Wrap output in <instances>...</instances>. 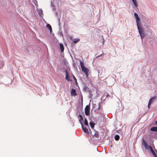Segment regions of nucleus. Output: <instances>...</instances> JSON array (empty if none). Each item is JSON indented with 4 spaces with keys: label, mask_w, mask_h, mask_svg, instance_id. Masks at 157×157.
Segmentation results:
<instances>
[{
    "label": "nucleus",
    "mask_w": 157,
    "mask_h": 157,
    "mask_svg": "<svg viewBox=\"0 0 157 157\" xmlns=\"http://www.w3.org/2000/svg\"><path fill=\"white\" fill-rule=\"evenodd\" d=\"M57 18L58 19V22H59V26H60V17H57Z\"/></svg>",
    "instance_id": "obj_27"
},
{
    "label": "nucleus",
    "mask_w": 157,
    "mask_h": 157,
    "mask_svg": "<svg viewBox=\"0 0 157 157\" xmlns=\"http://www.w3.org/2000/svg\"><path fill=\"white\" fill-rule=\"evenodd\" d=\"M142 143L144 144V146L146 148L147 147V145L146 142L144 140V139H142Z\"/></svg>",
    "instance_id": "obj_15"
},
{
    "label": "nucleus",
    "mask_w": 157,
    "mask_h": 157,
    "mask_svg": "<svg viewBox=\"0 0 157 157\" xmlns=\"http://www.w3.org/2000/svg\"><path fill=\"white\" fill-rule=\"evenodd\" d=\"M90 105H87L85 108V113L86 115L88 116L90 114Z\"/></svg>",
    "instance_id": "obj_3"
},
{
    "label": "nucleus",
    "mask_w": 157,
    "mask_h": 157,
    "mask_svg": "<svg viewBox=\"0 0 157 157\" xmlns=\"http://www.w3.org/2000/svg\"><path fill=\"white\" fill-rule=\"evenodd\" d=\"M100 103H99L98 104V108L97 109V110H99L100 109Z\"/></svg>",
    "instance_id": "obj_32"
},
{
    "label": "nucleus",
    "mask_w": 157,
    "mask_h": 157,
    "mask_svg": "<svg viewBox=\"0 0 157 157\" xmlns=\"http://www.w3.org/2000/svg\"><path fill=\"white\" fill-rule=\"evenodd\" d=\"M89 87H88L86 83H85L84 85V87L83 89V90L84 91L86 92L87 91V90L89 89Z\"/></svg>",
    "instance_id": "obj_16"
},
{
    "label": "nucleus",
    "mask_w": 157,
    "mask_h": 157,
    "mask_svg": "<svg viewBox=\"0 0 157 157\" xmlns=\"http://www.w3.org/2000/svg\"><path fill=\"white\" fill-rule=\"evenodd\" d=\"M78 117L80 118L79 121L80 123V122H82V121L83 120V117L81 114H79L78 116Z\"/></svg>",
    "instance_id": "obj_20"
},
{
    "label": "nucleus",
    "mask_w": 157,
    "mask_h": 157,
    "mask_svg": "<svg viewBox=\"0 0 157 157\" xmlns=\"http://www.w3.org/2000/svg\"><path fill=\"white\" fill-rule=\"evenodd\" d=\"M72 77L73 78V79H74V80H75V84H77L78 83L77 82V79H76V78H75V76H74V75H72Z\"/></svg>",
    "instance_id": "obj_24"
},
{
    "label": "nucleus",
    "mask_w": 157,
    "mask_h": 157,
    "mask_svg": "<svg viewBox=\"0 0 157 157\" xmlns=\"http://www.w3.org/2000/svg\"><path fill=\"white\" fill-rule=\"evenodd\" d=\"M151 104H149V103L148 102V108L149 109H150V105Z\"/></svg>",
    "instance_id": "obj_37"
},
{
    "label": "nucleus",
    "mask_w": 157,
    "mask_h": 157,
    "mask_svg": "<svg viewBox=\"0 0 157 157\" xmlns=\"http://www.w3.org/2000/svg\"><path fill=\"white\" fill-rule=\"evenodd\" d=\"M148 147L151 152L153 151L152 147L151 146L149 145Z\"/></svg>",
    "instance_id": "obj_30"
},
{
    "label": "nucleus",
    "mask_w": 157,
    "mask_h": 157,
    "mask_svg": "<svg viewBox=\"0 0 157 157\" xmlns=\"http://www.w3.org/2000/svg\"><path fill=\"white\" fill-rule=\"evenodd\" d=\"M89 124L91 128H94L95 125V123L93 121H90V122Z\"/></svg>",
    "instance_id": "obj_14"
},
{
    "label": "nucleus",
    "mask_w": 157,
    "mask_h": 157,
    "mask_svg": "<svg viewBox=\"0 0 157 157\" xmlns=\"http://www.w3.org/2000/svg\"><path fill=\"white\" fill-rule=\"evenodd\" d=\"M155 124L157 125V121H155Z\"/></svg>",
    "instance_id": "obj_38"
},
{
    "label": "nucleus",
    "mask_w": 157,
    "mask_h": 157,
    "mask_svg": "<svg viewBox=\"0 0 157 157\" xmlns=\"http://www.w3.org/2000/svg\"><path fill=\"white\" fill-rule=\"evenodd\" d=\"M80 124L81 125L82 129L84 132L87 134H89V132L87 128L86 127L83 126V124L82 122H80Z\"/></svg>",
    "instance_id": "obj_6"
},
{
    "label": "nucleus",
    "mask_w": 157,
    "mask_h": 157,
    "mask_svg": "<svg viewBox=\"0 0 157 157\" xmlns=\"http://www.w3.org/2000/svg\"><path fill=\"white\" fill-rule=\"evenodd\" d=\"M115 140L116 141H118L120 139L119 136L117 134H116L114 136Z\"/></svg>",
    "instance_id": "obj_22"
},
{
    "label": "nucleus",
    "mask_w": 157,
    "mask_h": 157,
    "mask_svg": "<svg viewBox=\"0 0 157 157\" xmlns=\"http://www.w3.org/2000/svg\"><path fill=\"white\" fill-rule=\"evenodd\" d=\"M80 65L82 71L84 73L88 72V69L84 65L83 62L81 61H80Z\"/></svg>",
    "instance_id": "obj_2"
},
{
    "label": "nucleus",
    "mask_w": 157,
    "mask_h": 157,
    "mask_svg": "<svg viewBox=\"0 0 157 157\" xmlns=\"http://www.w3.org/2000/svg\"><path fill=\"white\" fill-rule=\"evenodd\" d=\"M148 147L151 152L153 151L152 147L151 146L149 145Z\"/></svg>",
    "instance_id": "obj_31"
},
{
    "label": "nucleus",
    "mask_w": 157,
    "mask_h": 157,
    "mask_svg": "<svg viewBox=\"0 0 157 157\" xmlns=\"http://www.w3.org/2000/svg\"><path fill=\"white\" fill-rule=\"evenodd\" d=\"M70 92L71 96H75L77 95L76 90L75 89H72Z\"/></svg>",
    "instance_id": "obj_8"
},
{
    "label": "nucleus",
    "mask_w": 157,
    "mask_h": 157,
    "mask_svg": "<svg viewBox=\"0 0 157 157\" xmlns=\"http://www.w3.org/2000/svg\"><path fill=\"white\" fill-rule=\"evenodd\" d=\"M137 26L140 37L143 41V38L146 35L144 28L142 26V23L137 25Z\"/></svg>",
    "instance_id": "obj_1"
},
{
    "label": "nucleus",
    "mask_w": 157,
    "mask_h": 157,
    "mask_svg": "<svg viewBox=\"0 0 157 157\" xmlns=\"http://www.w3.org/2000/svg\"><path fill=\"white\" fill-rule=\"evenodd\" d=\"M59 35L61 36H63V33H62V32H59Z\"/></svg>",
    "instance_id": "obj_34"
},
{
    "label": "nucleus",
    "mask_w": 157,
    "mask_h": 157,
    "mask_svg": "<svg viewBox=\"0 0 157 157\" xmlns=\"http://www.w3.org/2000/svg\"><path fill=\"white\" fill-rule=\"evenodd\" d=\"M65 72L66 73V76L65 77V79L67 81H69L72 82V80L71 79L70 76L68 75V72L67 70H65Z\"/></svg>",
    "instance_id": "obj_7"
},
{
    "label": "nucleus",
    "mask_w": 157,
    "mask_h": 157,
    "mask_svg": "<svg viewBox=\"0 0 157 157\" xmlns=\"http://www.w3.org/2000/svg\"><path fill=\"white\" fill-rule=\"evenodd\" d=\"M46 27L50 30V32L51 33L52 32V29L51 25L49 24H47Z\"/></svg>",
    "instance_id": "obj_11"
},
{
    "label": "nucleus",
    "mask_w": 157,
    "mask_h": 157,
    "mask_svg": "<svg viewBox=\"0 0 157 157\" xmlns=\"http://www.w3.org/2000/svg\"><path fill=\"white\" fill-rule=\"evenodd\" d=\"M84 124L86 126H87L89 127L88 123L87 120L86 118L84 119Z\"/></svg>",
    "instance_id": "obj_21"
},
{
    "label": "nucleus",
    "mask_w": 157,
    "mask_h": 157,
    "mask_svg": "<svg viewBox=\"0 0 157 157\" xmlns=\"http://www.w3.org/2000/svg\"><path fill=\"white\" fill-rule=\"evenodd\" d=\"M134 15L136 18H135L136 20V25H137L141 23V22L140 21V18L138 16V14L136 13H134Z\"/></svg>",
    "instance_id": "obj_5"
},
{
    "label": "nucleus",
    "mask_w": 157,
    "mask_h": 157,
    "mask_svg": "<svg viewBox=\"0 0 157 157\" xmlns=\"http://www.w3.org/2000/svg\"><path fill=\"white\" fill-rule=\"evenodd\" d=\"M94 135L96 137L98 138L99 137V135L98 134V131H96L95 132V133Z\"/></svg>",
    "instance_id": "obj_23"
},
{
    "label": "nucleus",
    "mask_w": 157,
    "mask_h": 157,
    "mask_svg": "<svg viewBox=\"0 0 157 157\" xmlns=\"http://www.w3.org/2000/svg\"><path fill=\"white\" fill-rule=\"evenodd\" d=\"M80 98H81V101L82 102V104L83 102V98H82V95L81 93V95H80Z\"/></svg>",
    "instance_id": "obj_29"
},
{
    "label": "nucleus",
    "mask_w": 157,
    "mask_h": 157,
    "mask_svg": "<svg viewBox=\"0 0 157 157\" xmlns=\"http://www.w3.org/2000/svg\"><path fill=\"white\" fill-rule=\"evenodd\" d=\"M55 15L57 16V17H59L58 16V13L57 12H55Z\"/></svg>",
    "instance_id": "obj_36"
},
{
    "label": "nucleus",
    "mask_w": 157,
    "mask_h": 157,
    "mask_svg": "<svg viewBox=\"0 0 157 157\" xmlns=\"http://www.w3.org/2000/svg\"><path fill=\"white\" fill-rule=\"evenodd\" d=\"M86 75V78H88V72H87L86 73H84Z\"/></svg>",
    "instance_id": "obj_33"
},
{
    "label": "nucleus",
    "mask_w": 157,
    "mask_h": 157,
    "mask_svg": "<svg viewBox=\"0 0 157 157\" xmlns=\"http://www.w3.org/2000/svg\"><path fill=\"white\" fill-rule=\"evenodd\" d=\"M102 55V54H101L100 56H98V57H99L100 56H101Z\"/></svg>",
    "instance_id": "obj_40"
},
{
    "label": "nucleus",
    "mask_w": 157,
    "mask_h": 157,
    "mask_svg": "<svg viewBox=\"0 0 157 157\" xmlns=\"http://www.w3.org/2000/svg\"><path fill=\"white\" fill-rule=\"evenodd\" d=\"M71 39L72 41L74 43H77L80 41V39L79 38L76 39H72V37H71Z\"/></svg>",
    "instance_id": "obj_10"
},
{
    "label": "nucleus",
    "mask_w": 157,
    "mask_h": 157,
    "mask_svg": "<svg viewBox=\"0 0 157 157\" xmlns=\"http://www.w3.org/2000/svg\"><path fill=\"white\" fill-rule=\"evenodd\" d=\"M53 10H54V11H56V8H55V6H53Z\"/></svg>",
    "instance_id": "obj_35"
},
{
    "label": "nucleus",
    "mask_w": 157,
    "mask_h": 157,
    "mask_svg": "<svg viewBox=\"0 0 157 157\" xmlns=\"http://www.w3.org/2000/svg\"><path fill=\"white\" fill-rule=\"evenodd\" d=\"M133 3L136 7H137L138 6V3L136 1V0H131Z\"/></svg>",
    "instance_id": "obj_17"
},
{
    "label": "nucleus",
    "mask_w": 157,
    "mask_h": 157,
    "mask_svg": "<svg viewBox=\"0 0 157 157\" xmlns=\"http://www.w3.org/2000/svg\"><path fill=\"white\" fill-rule=\"evenodd\" d=\"M3 66V62L2 61H0V68H2Z\"/></svg>",
    "instance_id": "obj_26"
},
{
    "label": "nucleus",
    "mask_w": 157,
    "mask_h": 157,
    "mask_svg": "<svg viewBox=\"0 0 157 157\" xmlns=\"http://www.w3.org/2000/svg\"><path fill=\"white\" fill-rule=\"evenodd\" d=\"M156 98V97L155 96H154L151 98L149 100V104H151L154 100H155Z\"/></svg>",
    "instance_id": "obj_12"
},
{
    "label": "nucleus",
    "mask_w": 157,
    "mask_h": 157,
    "mask_svg": "<svg viewBox=\"0 0 157 157\" xmlns=\"http://www.w3.org/2000/svg\"><path fill=\"white\" fill-rule=\"evenodd\" d=\"M89 99H91L92 98V97L93 95V94L92 93V92H91V90H89Z\"/></svg>",
    "instance_id": "obj_18"
},
{
    "label": "nucleus",
    "mask_w": 157,
    "mask_h": 157,
    "mask_svg": "<svg viewBox=\"0 0 157 157\" xmlns=\"http://www.w3.org/2000/svg\"><path fill=\"white\" fill-rule=\"evenodd\" d=\"M60 49L61 52H63L64 49V47L63 44L60 43L59 44Z\"/></svg>",
    "instance_id": "obj_9"
},
{
    "label": "nucleus",
    "mask_w": 157,
    "mask_h": 157,
    "mask_svg": "<svg viewBox=\"0 0 157 157\" xmlns=\"http://www.w3.org/2000/svg\"><path fill=\"white\" fill-rule=\"evenodd\" d=\"M147 22L145 23L144 26L147 29H150V26L151 25V21L148 19L147 18L146 19Z\"/></svg>",
    "instance_id": "obj_4"
},
{
    "label": "nucleus",
    "mask_w": 157,
    "mask_h": 157,
    "mask_svg": "<svg viewBox=\"0 0 157 157\" xmlns=\"http://www.w3.org/2000/svg\"><path fill=\"white\" fill-rule=\"evenodd\" d=\"M54 0H53V1H51V6L52 7H53L54 6H54V2H53Z\"/></svg>",
    "instance_id": "obj_28"
},
{
    "label": "nucleus",
    "mask_w": 157,
    "mask_h": 157,
    "mask_svg": "<svg viewBox=\"0 0 157 157\" xmlns=\"http://www.w3.org/2000/svg\"><path fill=\"white\" fill-rule=\"evenodd\" d=\"M150 131L157 132V127H153L150 128Z\"/></svg>",
    "instance_id": "obj_13"
},
{
    "label": "nucleus",
    "mask_w": 157,
    "mask_h": 157,
    "mask_svg": "<svg viewBox=\"0 0 157 157\" xmlns=\"http://www.w3.org/2000/svg\"><path fill=\"white\" fill-rule=\"evenodd\" d=\"M151 152L152 154L155 157H157V155H156V154H155V152L153 150L151 151Z\"/></svg>",
    "instance_id": "obj_25"
},
{
    "label": "nucleus",
    "mask_w": 157,
    "mask_h": 157,
    "mask_svg": "<svg viewBox=\"0 0 157 157\" xmlns=\"http://www.w3.org/2000/svg\"><path fill=\"white\" fill-rule=\"evenodd\" d=\"M38 13L40 15L42 16V15H43V11L41 9H40L38 10Z\"/></svg>",
    "instance_id": "obj_19"
},
{
    "label": "nucleus",
    "mask_w": 157,
    "mask_h": 157,
    "mask_svg": "<svg viewBox=\"0 0 157 157\" xmlns=\"http://www.w3.org/2000/svg\"><path fill=\"white\" fill-rule=\"evenodd\" d=\"M106 97H108V96H109V94H107V95H106Z\"/></svg>",
    "instance_id": "obj_39"
}]
</instances>
